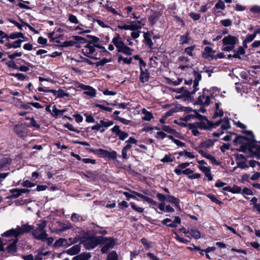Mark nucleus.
I'll return each mask as SVG.
<instances>
[{
    "label": "nucleus",
    "mask_w": 260,
    "mask_h": 260,
    "mask_svg": "<svg viewBox=\"0 0 260 260\" xmlns=\"http://www.w3.org/2000/svg\"><path fill=\"white\" fill-rule=\"evenodd\" d=\"M35 228L32 225L28 223L22 224L21 226L17 225L16 229H11L7 231L1 235L2 237H12L18 238L19 236L23 235L26 233H32V231Z\"/></svg>",
    "instance_id": "obj_1"
},
{
    "label": "nucleus",
    "mask_w": 260,
    "mask_h": 260,
    "mask_svg": "<svg viewBox=\"0 0 260 260\" xmlns=\"http://www.w3.org/2000/svg\"><path fill=\"white\" fill-rule=\"evenodd\" d=\"M252 137H247L245 136H237L233 141L235 145L240 144L241 146L237 150L240 152H246L248 151L250 153Z\"/></svg>",
    "instance_id": "obj_2"
},
{
    "label": "nucleus",
    "mask_w": 260,
    "mask_h": 260,
    "mask_svg": "<svg viewBox=\"0 0 260 260\" xmlns=\"http://www.w3.org/2000/svg\"><path fill=\"white\" fill-rule=\"evenodd\" d=\"M239 43L238 36L228 35L222 40V46L221 50L224 52H231Z\"/></svg>",
    "instance_id": "obj_3"
},
{
    "label": "nucleus",
    "mask_w": 260,
    "mask_h": 260,
    "mask_svg": "<svg viewBox=\"0 0 260 260\" xmlns=\"http://www.w3.org/2000/svg\"><path fill=\"white\" fill-rule=\"evenodd\" d=\"M47 225L46 221H43L41 223L37 224V227L32 231V235L33 237L38 240L45 241L48 237L46 233V230L45 229Z\"/></svg>",
    "instance_id": "obj_4"
},
{
    "label": "nucleus",
    "mask_w": 260,
    "mask_h": 260,
    "mask_svg": "<svg viewBox=\"0 0 260 260\" xmlns=\"http://www.w3.org/2000/svg\"><path fill=\"white\" fill-rule=\"evenodd\" d=\"M242 133L248 136L252 137L253 138L252 141H251L250 151V157H255L256 158H260V145L256 143V142L254 139V135L252 132L251 131H243Z\"/></svg>",
    "instance_id": "obj_5"
},
{
    "label": "nucleus",
    "mask_w": 260,
    "mask_h": 260,
    "mask_svg": "<svg viewBox=\"0 0 260 260\" xmlns=\"http://www.w3.org/2000/svg\"><path fill=\"white\" fill-rule=\"evenodd\" d=\"M101 241L103 243L102 244H104L101 249V252L102 254L107 253L109 250L111 249H113L116 244L117 241V239L114 238L112 237H103L101 238Z\"/></svg>",
    "instance_id": "obj_6"
},
{
    "label": "nucleus",
    "mask_w": 260,
    "mask_h": 260,
    "mask_svg": "<svg viewBox=\"0 0 260 260\" xmlns=\"http://www.w3.org/2000/svg\"><path fill=\"white\" fill-rule=\"evenodd\" d=\"M102 236H91L85 238L83 244L86 249L90 250L95 248L98 245H101L103 242L101 238Z\"/></svg>",
    "instance_id": "obj_7"
},
{
    "label": "nucleus",
    "mask_w": 260,
    "mask_h": 260,
    "mask_svg": "<svg viewBox=\"0 0 260 260\" xmlns=\"http://www.w3.org/2000/svg\"><path fill=\"white\" fill-rule=\"evenodd\" d=\"M114 122L108 119L101 120L100 123H97L95 125L91 127V129L93 131H100L101 133H103L106 129L112 125Z\"/></svg>",
    "instance_id": "obj_8"
},
{
    "label": "nucleus",
    "mask_w": 260,
    "mask_h": 260,
    "mask_svg": "<svg viewBox=\"0 0 260 260\" xmlns=\"http://www.w3.org/2000/svg\"><path fill=\"white\" fill-rule=\"evenodd\" d=\"M97 45L98 44H96V45ZM95 48H96L95 44L94 45H91V44L87 43L82 49V51L83 54L85 56H86L91 59H95V60H99L100 59V57L96 56L97 53H96L93 56L91 55L95 51Z\"/></svg>",
    "instance_id": "obj_9"
},
{
    "label": "nucleus",
    "mask_w": 260,
    "mask_h": 260,
    "mask_svg": "<svg viewBox=\"0 0 260 260\" xmlns=\"http://www.w3.org/2000/svg\"><path fill=\"white\" fill-rule=\"evenodd\" d=\"M110 131L115 135V137H118V139L121 141H124L129 136L128 133L121 131L120 126L118 125H115Z\"/></svg>",
    "instance_id": "obj_10"
},
{
    "label": "nucleus",
    "mask_w": 260,
    "mask_h": 260,
    "mask_svg": "<svg viewBox=\"0 0 260 260\" xmlns=\"http://www.w3.org/2000/svg\"><path fill=\"white\" fill-rule=\"evenodd\" d=\"M13 132L20 138H23L26 136L27 129L23 124H15L13 128Z\"/></svg>",
    "instance_id": "obj_11"
},
{
    "label": "nucleus",
    "mask_w": 260,
    "mask_h": 260,
    "mask_svg": "<svg viewBox=\"0 0 260 260\" xmlns=\"http://www.w3.org/2000/svg\"><path fill=\"white\" fill-rule=\"evenodd\" d=\"M171 222V219L169 218H166L161 221V223L168 227L176 228L177 227V224L181 223V220L179 216H175L173 221L172 223H168V222Z\"/></svg>",
    "instance_id": "obj_12"
},
{
    "label": "nucleus",
    "mask_w": 260,
    "mask_h": 260,
    "mask_svg": "<svg viewBox=\"0 0 260 260\" xmlns=\"http://www.w3.org/2000/svg\"><path fill=\"white\" fill-rule=\"evenodd\" d=\"M140 80L143 83L148 82L150 78V73L148 72V69H146V67H140Z\"/></svg>",
    "instance_id": "obj_13"
},
{
    "label": "nucleus",
    "mask_w": 260,
    "mask_h": 260,
    "mask_svg": "<svg viewBox=\"0 0 260 260\" xmlns=\"http://www.w3.org/2000/svg\"><path fill=\"white\" fill-rule=\"evenodd\" d=\"M152 14L148 17V21L151 26H154L161 16V13L157 11L151 10Z\"/></svg>",
    "instance_id": "obj_14"
},
{
    "label": "nucleus",
    "mask_w": 260,
    "mask_h": 260,
    "mask_svg": "<svg viewBox=\"0 0 260 260\" xmlns=\"http://www.w3.org/2000/svg\"><path fill=\"white\" fill-rule=\"evenodd\" d=\"M118 28L120 29H124V30H131L133 31H135L136 30H139V29L142 28L141 25H138L136 23H133L132 21L130 24H124L123 25H118Z\"/></svg>",
    "instance_id": "obj_15"
},
{
    "label": "nucleus",
    "mask_w": 260,
    "mask_h": 260,
    "mask_svg": "<svg viewBox=\"0 0 260 260\" xmlns=\"http://www.w3.org/2000/svg\"><path fill=\"white\" fill-rule=\"evenodd\" d=\"M86 150L89 153H92L101 158H106L107 150L102 148L94 149L92 148H86Z\"/></svg>",
    "instance_id": "obj_16"
},
{
    "label": "nucleus",
    "mask_w": 260,
    "mask_h": 260,
    "mask_svg": "<svg viewBox=\"0 0 260 260\" xmlns=\"http://www.w3.org/2000/svg\"><path fill=\"white\" fill-rule=\"evenodd\" d=\"M23 42V40L21 39H18L17 40L13 42L12 43H10L9 41H8L4 46V49L5 50H7L11 48H20L21 46V43Z\"/></svg>",
    "instance_id": "obj_17"
},
{
    "label": "nucleus",
    "mask_w": 260,
    "mask_h": 260,
    "mask_svg": "<svg viewBox=\"0 0 260 260\" xmlns=\"http://www.w3.org/2000/svg\"><path fill=\"white\" fill-rule=\"evenodd\" d=\"M198 152L204 157L209 159L212 164L219 166L220 165V162L218 161L215 157L210 154L206 153L204 150L199 149L198 150Z\"/></svg>",
    "instance_id": "obj_18"
},
{
    "label": "nucleus",
    "mask_w": 260,
    "mask_h": 260,
    "mask_svg": "<svg viewBox=\"0 0 260 260\" xmlns=\"http://www.w3.org/2000/svg\"><path fill=\"white\" fill-rule=\"evenodd\" d=\"M130 191L136 195L137 197L143 199L144 201L147 202L148 203L151 204V205H154V206H156L157 205V203L156 201H154L152 199H151L147 196H144V194L140 193L138 192H137L136 191L132 190H130Z\"/></svg>",
    "instance_id": "obj_19"
},
{
    "label": "nucleus",
    "mask_w": 260,
    "mask_h": 260,
    "mask_svg": "<svg viewBox=\"0 0 260 260\" xmlns=\"http://www.w3.org/2000/svg\"><path fill=\"white\" fill-rule=\"evenodd\" d=\"M167 201L174 205L175 207H176L178 210L181 211V207L180 206V200L178 198H176L172 195H167Z\"/></svg>",
    "instance_id": "obj_20"
},
{
    "label": "nucleus",
    "mask_w": 260,
    "mask_h": 260,
    "mask_svg": "<svg viewBox=\"0 0 260 260\" xmlns=\"http://www.w3.org/2000/svg\"><path fill=\"white\" fill-rule=\"evenodd\" d=\"M215 51L213 50L212 48L209 46H206L204 48V51L202 53V57L204 58L208 59L209 60H212L213 55L211 53H214Z\"/></svg>",
    "instance_id": "obj_21"
},
{
    "label": "nucleus",
    "mask_w": 260,
    "mask_h": 260,
    "mask_svg": "<svg viewBox=\"0 0 260 260\" xmlns=\"http://www.w3.org/2000/svg\"><path fill=\"white\" fill-rule=\"evenodd\" d=\"M194 128L206 130L207 127L206 123L202 121L188 123L189 129H193Z\"/></svg>",
    "instance_id": "obj_22"
},
{
    "label": "nucleus",
    "mask_w": 260,
    "mask_h": 260,
    "mask_svg": "<svg viewBox=\"0 0 260 260\" xmlns=\"http://www.w3.org/2000/svg\"><path fill=\"white\" fill-rule=\"evenodd\" d=\"M217 141V140L216 139H208L205 140L200 144V146L202 148H209L211 147H212L214 145V143Z\"/></svg>",
    "instance_id": "obj_23"
},
{
    "label": "nucleus",
    "mask_w": 260,
    "mask_h": 260,
    "mask_svg": "<svg viewBox=\"0 0 260 260\" xmlns=\"http://www.w3.org/2000/svg\"><path fill=\"white\" fill-rule=\"evenodd\" d=\"M222 189L233 193H240L242 191L241 187L236 185H234L233 187H231V186H226L223 187Z\"/></svg>",
    "instance_id": "obj_24"
},
{
    "label": "nucleus",
    "mask_w": 260,
    "mask_h": 260,
    "mask_svg": "<svg viewBox=\"0 0 260 260\" xmlns=\"http://www.w3.org/2000/svg\"><path fill=\"white\" fill-rule=\"evenodd\" d=\"M190 39L191 38L189 32L186 31L184 35L180 36L179 39V44L181 45H183L184 44H188Z\"/></svg>",
    "instance_id": "obj_25"
},
{
    "label": "nucleus",
    "mask_w": 260,
    "mask_h": 260,
    "mask_svg": "<svg viewBox=\"0 0 260 260\" xmlns=\"http://www.w3.org/2000/svg\"><path fill=\"white\" fill-rule=\"evenodd\" d=\"M150 33L149 32H146L144 33L143 37L144 39L145 44L148 46L149 48L150 49H153V43L152 42V40L150 38Z\"/></svg>",
    "instance_id": "obj_26"
},
{
    "label": "nucleus",
    "mask_w": 260,
    "mask_h": 260,
    "mask_svg": "<svg viewBox=\"0 0 260 260\" xmlns=\"http://www.w3.org/2000/svg\"><path fill=\"white\" fill-rule=\"evenodd\" d=\"M18 242V239L16 238L13 241L7 246L6 249L8 253H15L17 251L16 244Z\"/></svg>",
    "instance_id": "obj_27"
},
{
    "label": "nucleus",
    "mask_w": 260,
    "mask_h": 260,
    "mask_svg": "<svg viewBox=\"0 0 260 260\" xmlns=\"http://www.w3.org/2000/svg\"><path fill=\"white\" fill-rule=\"evenodd\" d=\"M175 154H178V156L177 157V159H179L180 157L183 156L185 157V159L187 157L190 158H194L195 157V155L193 154L192 153L188 152L187 150H184L183 151H179L176 152Z\"/></svg>",
    "instance_id": "obj_28"
},
{
    "label": "nucleus",
    "mask_w": 260,
    "mask_h": 260,
    "mask_svg": "<svg viewBox=\"0 0 260 260\" xmlns=\"http://www.w3.org/2000/svg\"><path fill=\"white\" fill-rule=\"evenodd\" d=\"M189 234L190 235V236L189 235H186V237L189 239L193 238L197 240L201 238V233L197 230L191 229L190 230H189Z\"/></svg>",
    "instance_id": "obj_29"
},
{
    "label": "nucleus",
    "mask_w": 260,
    "mask_h": 260,
    "mask_svg": "<svg viewBox=\"0 0 260 260\" xmlns=\"http://www.w3.org/2000/svg\"><path fill=\"white\" fill-rule=\"evenodd\" d=\"M80 249V246L79 245H75L67 250V253L70 255H74L78 253Z\"/></svg>",
    "instance_id": "obj_30"
},
{
    "label": "nucleus",
    "mask_w": 260,
    "mask_h": 260,
    "mask_svg": "<svg viewBox=\"0 0 260 260\" xmlns=\"http://www.w3.org/2000/svg\"><path fill=\"white\" fill-rule=\"evenodd\" d=\"M10 192L12 194L7 197H6L7 199H16L20 196V193L19 192V188H13L9 190Z\"/></svg>",
    "instance_id": "obj_31"
},
{
    "label": "nucleus",
    "mask_w": 260,
    "mask_h": 260,
    "mask_svg": "<svg viewBox=\"0 0 260 260\" xmlns=\"http://www.w3.org/2000/svg\"><path fill=\"white\" fill-rule=\"evenodd\" d=\"M174 172L178 176H180L182 174L184 175H190L193 173V171L189 168H186L185 170H183L175 169Z\"/></svg>",
    "instance_id": "obj_32"
},
{
    "label": "nucleus",
    "mask_w": 260,
    "mask_h": 260,
    "mask_svg": "<svg viewBox=\"0 0 260 260\" xmlns=\"http://www.w3.org/2000/svg\"><path fill=\"white\" fill-rule=\"evenodd\" d=\"M12 159L9 157H3L0 159V170L7 167L11 164Z\"/></svg>",
    "instance_id": "obj_33"
},
{
    "label": "nucleus",
    "mask_w": 260,
    "mask_h": 260,
    "mask_svg": "<svg viewBox=\"0 0 260 260\" xmlns=\"http://www.w3.org/2000/svg\"><path fill=\"white\" fill-rule=\"evenodd\" d=\"M86 38H88V44L93 45H94L95 44H100L99 43L100 42V40L98 37L88 35L86 36Z\"/></svg>",
    "instance_id": "obj_34"
},
{
    "label": "nucleus",
    "mask_w": 260,
    "mask_h": 260,
    "mask_svg": "<svg viewBox=\"0 0 260 260\" xmlns=\"http://www.w3.org/2000/svg\"><path fill=\"white\" fill-rule=\"evenodd\" d=\"M142 113L144 114V116L142 117V119L145 121H149L153 118V114L147 111L146 109L143 108L142 110Z\"/></svg>",
    "instance_id": "obj_35"
},
{
    "label": "nucleus",
    "mask_w": 260,
    "mask_h": 260,
    "mask_svg": "<svg viewBox=\"0 0 260 260\" xmlns=\"http://www.w3.org/2000/svg\"><path fill=\"white\" fill-rule=\"evenodd\" d=\"M242 50V48L238 47L236 48H235V47L234 48L233 50L231 51L234 52V56L235 57V58L241 59V55L245 54L244 52H243Z\"/></svg>",
    "instance_id": "obj_36"
},
{
    "label": "nucleus",
    "mask_w": 260,
    "mask_h": 260,
    "mask_svg": "<svg viewBox=\"0 0 260 260\" xmlns=\"http://www.w3.org/2000/svg\"><path fill=\"white\" fill-rule=\"evenodd\" d=\"M24 34L22 32H14L8 35V41L10 39L14 40L16 39L23 38Z\"/></svg>",
    "instance_id": "obj_37"
},
{
    "label": "nucleus",
    "mask_w": 260,
    "mask_h": 260,
    "mask_svg": "<svg viewBox=\"0 0 260 260\" xmlns=\"http://www.w3.org/2000/svg\"><path fill=\"white\" fill-rule=\"evenodd\" d=\"M132 146L130 144H126L122 149L121 154L123 159H127L129 157L127 154V150L131 149Z\"/></svg>",
    "instance_id": "obj_38"
},
{
    "label": "nucleus",
    "mask_w": 260,
    "mask_h": 260,
    "mask_svg": "<svg viewBox=\"0 0 260 260\" xmlns=\"http://www.w3.org/2000/svg\"><path fill=\"white\" fill-rule=\"evenodd\" d=\"M72 60L77 62H86L89 65H93L94 64L90 59L82 56H80L78 59L73 58Z\"/></svg>",
    "instance_id": "obj_39"
},
{
    "label": "nucleus",
    "mask_w": 260,
    "mask_h": 260,
    "mask_svg": "<svg viewBox=\"0 0 260 260\" xmlns=\"http://www.w3.org/2000/svg\"><path fill=\"white\" fill-rule=\"evenodd\" d=\"M132 57H124L121 55H119L118 58V62L120 63L121 61H122L123 64H130L132 63Z\"/></svg>",
    "instance_id": "obj_40"
},
{
    "label": "nucleus",
    "mask_w": 260,
    "mask_h": 260,
    "mask_svg": "<svg viewBox=\"0 0 260 260\" xmlns=\"http://www.w3.org/2000/svg\"><path fill=\"white\" fill-rule=\"evenodd\" d=\"M117 153L115 150H112L111 152L107 150L105 159L115 160L117 158Z\"/></svg>",
    "instance_id": "obj_41"
},
{
    "label": "nucleus",
    "mask_w": 260,
    "mask_h": 260,
    "mask_svg": "<svg viewBox=\"0 0 260 260\" xmlns=\"http://www.w3.org/2000/svg\"><path fill=\"white\" fill-rule=\"evenodd\" d=\"M10 75L11 76L16 77L17 80L19 81H24L29 79V77L25 75L22 73H11L10 74Z\"/></svg>",
    "instance_id": "obj_42"
},
{
    "label": "nucleus",
    "mask_w": 260,
    "mask_h": 260,
    "mask_svg": "<svg viewBox=\"0 0 260 260\" xmlns=\"http://www.w3.org/2000/svg\"><path fill=\"white\" fill-rule=\"evenodd\" d=\"M100 5L105 8L107 11L111 12L114 15H120L119 13L115 9L113 8L111 6H110L109 5H103L102 2H100Z\"/></svg>",
    "instance_id": "obj_43"
},
{
    "label": "nucleus",
    "mask_w": 260,
    "mask_h": 260,
    "mask_svg": "<svg viewBox=\"0 0 260 260\" xmlns=\"http://www.w3.org/2000/svg\"><path fill=\"white\" fill-rule=\"evenodd\" d=\"M141 242L146 250H148L153 246V243L148 241L145 238H142L141 239Z\"/></svg>",
    "instance_id": "obj_44"
},
{
    "label": "nucleus",
    "mask_w": 260,
    "mask_h": 260,
    "mask_svg": "<svg viewBox=\"0 0 260 260\" xmlns=\"http://www.w3.org/2000/svg\"><path fill=\"white\" fill-rule=\"evenodd\" d=\"M222 121H223L224 122V124H222L221 125V127H220V128L222 129V130H226V129H228L229 128H230L231 127V124H230V119L229 117H224L223 120H222Z\"/></svg>",
    "instance_id": "obj_45"
},
{
    "label": "nucleus",
    "mask_w": 260,
    "mask_h": 260,
    "mask_svg": "<svg viewBox=\"0 0 260 260\" xmlns=\"http://www.w3.org/2000/svg\"><path fill=\"white\" fill-rule=\"evenodd\" d=\"M51 115L55 118L62 116L61 110L58 109L55 105L53 106Z\"/></svg>",
    "instance_id": "obj_46"
},
{
    "label": "nucleus",
    "mask_w": 260,
    "mask_h": 260,
    "mask_svg": "<svg viewBox=\"0 0 260 260\" xmlns=\"http://www.w3.org/2000/svg\"><path fill=\"white\" fill-rule=\"evenodd\" d=\"M111 61L112 58L111 57H110L109 58L104 57L100 61L96 62L94 64H95V66L96 67H98L99 66H104L107 63L110 62Z\"/></svg>",
    "instance_id": "obj_47"
},
{
    "label": "nucleus",
    "mask_w": 260,
    "mask_h": 260,
    "mask_svg": "<svg viewBox=\"0 0 260 260\" xmlns=\"http://www.w3.org/2000/svg\"><path fill=\"white\" fill-rule=\"evenodd\" d=\"M67 243V240L64 238H59L53 244L54 247H61Z\"/></svg>",
    "instance_id": "obj_48"
},
{
    "label": "nucleus",
    "mask_w": 260,
    "mask_h": 260,
    "mask_svg": "<svg viewBox=\"0 0 260 260\" xmlns=\"http://www.w3.org/2000/svg\"><path fill=\"white\" fill-rule=\"evenodd\" d=\"M96 48L100 49H101V54L102 56H108V55H111V53L107 51L105 47L103 46L101 44H98L97 45H95Z\"/></svg>",
    "instance_id": "obj_49"
},
{
    "label": "nucleus",
    "mask_w": 260,
    "mask_h": 260,
    "mask_svg": "<svg viewBox=\"0 0 260 260\" xmlns=\"http://www.w3.org/2000/svg\"><path fill=\"white\" fill-rule=\"evenodd\" d=\"M76 256L79 260H88L91 256L89 252H83L76 255Z\"/></svg>",
    "instance_id": "obj_50"
},
{
    "label": "nucleus",
    "mask_w": 260,
    "mask_h": 260,
    "mask_svg": "<svg viewBox=\"0 0 260 260\" xmlns=\"http://www.w3.org/2000/svg\"><path fill=\"white\" fill-rule=\"evenodd\" d=\"M207 198H208L212 202L215 203L219 205H220L223 204V203L217 199L216 197L211 193H209L207 195Z\"/></svg>",
    "instance_id": "obj_51"
},
{
    "label": "nucleus",
    "mask_w": 260,
    "mask_h": 260,
    "mask_svg": "<svg viewBox=\"0 0 260 260\" xmlns=\"http://www.w3.org/2000/svg\"><path fill=\"white\" fill-rule=\"evenodd\" d=\"M133 49L125 45L119 52H122L126 55H131L133 54Z\"/></svg>",
    "instance_id": "obj_52"
},
{
    "label": "nucleus",
    "mask_w": 260,
    "mask_h": 260,
    "mask_svg": "<svg viewBox=\"0 0 260 260\" xmlns=\"http://www.w3.org/2000/svg\"><path fill=\"white\" fill-rule=\"evenodd\" d=\"M96 93V90L91 86H90V88L88 89L87 91L83 92V94L89 95L91 98L95 97Z\"/></svg>",
    "instance_id": "obj_53"
},
{
    "label": "nucleus",
    "mask_w": 260,
    "mask_h": 260,
    "mask_svg": "<svg viewBox=\"0 0 260 260\" xmlns=\"http://www.w3.org/2000/svg\"><path fill=\"white\" fill-rule=\"evenodd\" d=\"M76 42L75 41L70 40V41H66L61 43V44L58 45L57 46L58 47H67L69 46H74Z\"/></svg>",
    "instance_id": "obj_54"
},
{
    "label": "nucleus",
    "mask_w": 260,
    "mask_h": 260,
    "mask_svg": "<svg viewBox=\"0 0 260 260\" xmlns=\"http://www.w3.org/2000/svg\"><path fill=\"white\" fill-rule=\"evenodd\" d=\"M130 205L134 210L139 213H142L144 212V209L142 207L137 206L134 202H131Z\"/></svg>",
    "instance_id": "obj_55"
},
{
    "label": "nucleus",
    "mask_w": 260,
    "mask_h": 260,
    "mask_svg": "<svg viewBox=\"0 0 260 260\" xmlns=\"http://www.w3.org/2000/svg\"><path fill=\"white\" fill-rule=\"evenodd\" d=\"M106 260H118V256L117 253L115 251H112L110 252Z\"/></svg>",
    "instance_id": "obj_56"
},
{
    "label": "nucleus",
    "mask_w": 260,
    "mask_h": 260,
    "mask_svg": "<svg viewBox=\"0 0 260 260\" xmlns=\"http://www.w3.org/2000/svg\"><path fill=\"white\" fill-rule=\"evenodd\" d=\"M237 166L234 167V170H235L237 168H240L241 169H248L249 166L246 164L245 160L243 161H238L237 162Z\"/></svg>",
    "instance_id": "obj_57"
},
{
    "label": "nucleus",
    "mask_w": 260,
    "mask_h": 260,
    "mask_svg": "<svg viewBox=\"0 0 260 260\" xmlns=\"http://www.w3.org/2000/svg\"><path fill=\"white\" fill-rule=\"evenodd\" d=\"M113 43L116 47V48L117 49V51L118 52H120V50L121 49H122L123 47L125 45L124 44V43L121 40H119V41L115 42Z\"/></svg>",
    "instance_id": "obj_58"
},
{
    "label": "nucleus",
    "mask_w": 260,
    "mask_h": 260,
    "mask_svg": "<svg viewBox=\"0 0 260 260\" xmlns=\"http://www.w3.org/2000/svg\"><path fill=\"white\" fill-rule=\"evenodd\" d=\"M195 48H196L195 45H193L187 47L184 49V52L189 56H193L192 52L194 50Z\"/></svg>",
    "instance_id": "obj_59"
},
{
    "label": "nucleus",
    "mask_w": 260,
    "mask_h": 260,
    "mask_svg": "<svg viewBox=\"0 0 260 260\" xmlns=\"http://www.w3.org/2000/svg\"><path fill=\"white\" fill-rule=\"evenodd\" d=\"M133 59L135 60H138L140 67H146V63L143 60V59L140 57L139 55H135L133 57Z\"/></svg>",
    "instance_id": "obj_60"
},
{
    "label": "nucleus",
    "mask_w": 260,
    "mask_h": 260,
    "mask_svg": "<svg viewBox=\"0 0 260 260\" xmlns=\"http://www.w3.org/2000/svg\"><path fill=\"white\" fill-rule=\"evenodd\" d=\"M82 173L85 177L88 178H92L96 175V171H86Z\"/></svg>",
    "instance_id": "obj_61"
},
{
    "label": "nucleus",
    "mask_w": 260,
    "mask_h": 260,
    "mask_svg": "<svg viewBox=\"0 0 260 260\" xmlns=\"http://www.w3.org/2000/svg\"><path fill=\"white\" fill-rule=\"evenodd\" d=\"M8 21L13 24L15 26H16L20 30H23V25L21 23H19L17 21L12 19H8Z\"/></svg>",
    "instance_id": "obj_62"
},
{
    "label": "nucleus",
    "mask_w": 260,
    "mask_h": 260,
    "mask_svg": "<svg viewBox=\"0 0 260 260\" xmlns=\"http://www.w3.org/2000/svg\"><path fill=\"white\" fill-rule=\"evenodd\" d=\"M225 9V4L224 2L221 0L218 1V2L215 4L213 9H221L224 10Z\"/></svg>",
    "instance_id": "obj_63"
},
{
    "label": "nucleus",
    "mask_w": 260,
    "mask_h": 260,
    "mask_svg": "<svg viewBox=\"0 0 260 260\" xmlns=\"http://www.w3.org/2000/svg\"><path fill=\"white\" fill-rule=\"evenodd\" d=\"M6 64L9 68L17 70L18 68V66L16 64V62L13 60H10L7 62Z\"/></svg>",
    "instance_id": "obj_64"
}]
</instances>
